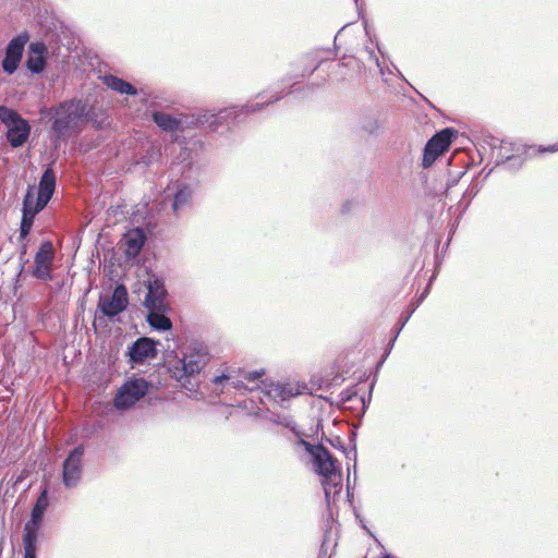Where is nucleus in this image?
Wrapping results in <instances>:
<instances>
[{"label": "nucleus", "instance_id": "obj_11", "mask_svg": "<svg viewBox=\"0 0 558 558\" xmlns=\"http://www.w3.org/2000/svg\"><path fill=\"white\" fill-rule=\"evenodd\" d=\"M28 39V34L22 33L9 43L5 50V57L2 61V68L5 73L13 74L16 71L23 56L24 47Z\"/></svg>", "mask_w": 558, "mask_h": 558}, {"label": "nucleus", "instance_id": "obj_3", "mask_svg": "<svg viewBox=\"0 0 558 558\" xmlns=\"http://www.w3.org/2000/svg\"><path fill=\"white\" fill-rule=\"evenodd\" d=\"M48 507L47 490H44L32 510V517L26 522L23 532L24 558H36L37 532L39 530L44 513Z\"/></svg>", "mask_w": 558, "mask_h": 558}, {"label": "nucleus", "instance_id": "obj_23", "mask_svg": "<svg viewBox=\"0 0 558 558\" xmlns=\"http://www.w3.org/2000/svg\"><path fill=\"white\" fill-rule=\"evenodd\" d=\"M239 373H241L242 378L247 383H254L264 375V371L242 372L239 369Z\"/></svg>", "mask_w": 558, "mask_h": 558}, {"label": "nucleus", "instance_id": "obj_19", "mask_svg": "<svg viewBox=\"0 0 558 558\" xmlns=\"http://www.w3.org/2000/svg\"><path fill=\"white\" fill-rule=\"evenodd\" d=\"M268 393L274 398L288 400L298 396L300 391L290 384H276L271 386Z\"/></svg>", "mask_w": 558, "mask_h": 558}, {"label": "nucleus", "instance_id": "obj_21", "mask_svg": "<svg viewBox=\"0 0 558 558\" xmlns=\"http://www.w3.org/2000/svg\"><path fill=\"white\" fill-rule=\"evenodd\" d=\"M37 215V210L34 211H23L22 221H21V229H20V238L25 239L28 233L31 232V229L34 223L35 216Z\"/></svg>", "mask_w": 558, "mask_h": 558}, {"label": "nucleus", "instance_id": "obj_17", "mask_svg": "<svg viewBox=\"0 0 558 558\" xmlns=\"http://www.w3.org/2000/svg\"><path fill=\"white\" fill-rule=\"evenodd\" d=\"M102 83L110 89L126 95H136V88L129 82L117 77L114 75H106L102 77Z\"/></svg>", "mask_w": 558, "mask_h": 558}, {"label": "nucleus", "instance_id": "obj_12", "mask_svg": "<svg viewBox=\"0 0 558 558\" xmlns=\"http://www.w3.org/2000/svg\"><path fill=\"white\" fill-rule=\"evenodd\" d=\"M129 304L128 290L125 286L118 284L110 298H100L98 308L104 315L114 317L122 313Z\"/></svg>", "mask_w": 558, "mask_h": 558}, {"label": "nucleus", "instance_id": "obj_26", "mask_svg": "<svg viewBox=\"0 0 558 558\" xmlns=\"http://www.w3.org/2000/svg\"><path fill=\"white\" fill-rule=\"evenodd\" d=\"M232 385L235 389L245 388L244 381L242 379H236V380L232 381Z\"/></svg>", "mask_w": 558, "mask_h": 558}, {"label": "nucleus", "instance_id": "obj_24", "mask_svg": "<svg viewBox=\"0 0 558 558\" xmlns=\"http://www.w3.org/2000/svg\"><path fill=\"white\" fill-rule=\"evenodd\" d=\"M531 155L535 154H544V153H556L558 151V144H553L548 146H538V147H531Z\"/></svg>", "mask_w": 558, "mask_h": 558}, {"label": "nucleus", "instance_id": "obj_6", "mask_svg": "<svg viewBox=\"0 0 558 558\" xmlns=\"http://www.w3.org/2000/svg\"><path fill=\"white\" fill-rule=\"evenodd\" d=\"M299 444L312 456L313 465L318 475L325 478H331L339 472L337 460L326 447L323 445H312L304 439H300Z\"/></svg>", "mask_w": 558, "mask_h": 558}, {"label": "nucleus", "instance_id": "obj_5", "mask_svg": "<svg viewBox=\"0 0 558 558\" xmlns=\"http://www.w3.org/2000/svg\"><path fill=\"white\" fill-rule=\"evenodd\" d=\"M0 120L7 125V140L12 147H20L27 141L31 126L16 111L0 106Z\"/></svg>", "mask_w": 558, "mask_h": 558}, {"label": "nucleus", "instance_id": "obj_7", "mask_svg": "<svg viewBox=\"0 0 558 558\" xmlns=\"http://www.w3.org/2000/svg\"><path fill=\"white\" fill-rule=\"evenodd\" d=\"M457 131L446 128L433 135L425 145L422 166L429 168L435 160L449 149Z\"/></svg>", "mask_w": 558, "mask_h": 558}, {"label": "nucleus", "instance_id": "obj_9", "mask_svg": "<svg viewBox=\"0 0 558 558\" xmlns=\"http://www.w3.org/2000/svg\"><path fill=\"white\" fill-rule=\"evenodd\" d=\"M84 448L82 446L74 448L68 454L62 468V482L68 487H75L83 472Z\"/></svg>", "mask_w": 558, "mask_h": 558}, {"label": "nucleus", "instance_id": "obj_25", "mask_svg": "<svg viewBox=\"0 0 558 558\" xmlns=\"http://www.w3.org/2000/svg\"><path fill=\"white\" fill-rule=\"evenodd\" d=\"M234 373H235V371H231L229 374H222V375H220V376H216V377L213 379V383H214L215 385H220V384H222V383H223V381H226V380H229V379H231V378H234V377H235V376H234Z\"/></svg>", "mask_w": 558, "mask_h": 558}, {"label": "nucleus", "instance_id": "obj_22", "mask_svg": "<svg viewBox=\"0 0 558 558\" xmlns=\"http://www.w3.org/2000/svg\"><path fill=\"white\" fill-rule=\"evenodd\" d=\"M191 198V191L187 187L179 190L174 195L173 209L177 211L179 207L185 205Z\"/></svg>", "mask_w": 558, "mask_h": 558}, {"label": "nucleus", "instance_id": "obj_10", "mask_svg": "<svg viewBox=\"0 0 558 558\" xmlns=\"http://www.w3.org/2000/svg\"><path fill=\"white\" fill-rule=\"evenodd\" d=\"M54 248L50 241L41 243L35 255L33 276L40 280H51Z\"/></svg>", "mask_w": 558, "mask_h": 558}, {"label": "nucleus", "instance_id": "obj_2", "mask_svg": "<svg viewBox=\"0 0 558 558\" xmlns=\"http://www.w3.org/2000/svg\"><path fill=\"white\" fill-rule=\"evenodd\" d=\"M56 189V174L52 168L48 167L39 181L38 195L35 198L34 186H28L23 199V211H41L51 199Z\"/></svg>", "mask_w": 558, "mask_h": 558}, {"label": "nucleus", "instance_id": "obj_14", "mask_svg": "<svg viewBox=\"0 0 558 558\" xmlns=\"http://www.w3.org/2000/svg\"><path fill=\"white\" fill-rule=\"evenodd\" d=\"M156 343L149 338L137 339L130 348V357L135 363H143L145 360L156 355Z\"/></svg>", "mask_w": 558, "mask_h": 558}, {"label": "nucleus", "instance_id": "obj_20", "mask_svg": "<svg viewBox=\"0 0 558 558\" xmlns=\"http://www.w3.org/2000/svg\"><path fill=\"white\" fill-rule=\"evenodd\" d=\"M147 320L157 330H169L172 327L170 318L165 316L162 312L149 311Z\"/></svg>", "mask_w": 558, "mask_h": 558}, {"label": "nucleus", "instance_id": "obj_13", "mask_svg": "<svg viewBox=\"0 0 558 558\" xmlns=\"http://www.w3.org/2000/svg\"><path fill=\"white\" fill-rule=\"evenodd\" d=\"M166 294L163 284L159 280H154L148 284L144 305L149 311L165 312L167 310Z\"/></svg>", "mask_w": 558, "mask_h": 558}, {"label": "nucleus", "instance_id": "obj_16", "mask_svg": "<svg viewBox=\"0 0 558 558\" xmlns=\"http://www.w3.org/2000/svg\"><path fill=\"white\" fill-rule=\"evenodd\" d=\"M145 240L146 236L142 229L129 231L125 236L126 254L130 256H136L141 252Z\"/></svg>", "mask_w": 558, "mask_h": 558}, {"label": "nucleus", "instance_id": "obj_1", "mask_svg": "<svg viewBox=\"0 0 558 558\" xmlns=\"http://www.w3.org/2000/svg\"><path fill=\"white\" fill-rule=\"evenodd\" d=\"M86 117V106L78 100H70L61 104L56 109L52 131L57 140L65 141L81 130V124Z\"/></svg>", "mask_w": 558, "mask_h": 558}, {"label": "nucleus", "instance_id": "obj_15", "mask_svg": "<svg viewBox=\"0 0 558 558\" xmlns=\"http://www.w3.org/2000/svg\"><path fill=\"white\" fill-rule=\"evenodd\" d=\"M47 47L43 43H32L29 45L26 65L33 73H41L46 65L45 54Z\"/></svg>", "mask_w": 558, "mask_h": 558}, {"label": "nucleus", "instance_id": "obj_8", "mask_svg": "<svg viewBox=\"0 0 558 558\" xmlns=\"http://www.w3.org/2000/svg\"><path fill=\"white\" fill-rule=\"evenodd\" d=\"M148 389L145 379L138 378L126 381L114 398V405L118 409H128L143 398Z\"/></svg>", "mask_w": 558, "mask_h": 558}, {"label": "nucleus", "instance_id": "obj_18", "mask_svg": "<svg viewBox=\"0 0 558 558\" xmlns=\"http://www.w3.org/2000/svg\"><path fill=\"white\" fill-rule=\"evenodd\" d=\"M154 122L163 131H177L180 126V120L171 114L156 111L153 113Z\"/></svg>", "mask_w": 558, "mask_h": 558}, {"label": "nucleus", "instance_id": "obj_4", "mask_svg": "<svg viewBox=\"0 0 558 558\" xmlns=\"http://www.w3.org/2000/svg\"><path fill=\"white\" fill-rule=\"evenodd\" d=\"M206 354L199 351H193L184 354L182 359H178L173 363H169V372L171 376L181 383L183 387L187 386L190 377L198 374L206 365Z\"/></svg>", "mask_w": 558, "mask_h": 558}]
</instances>
